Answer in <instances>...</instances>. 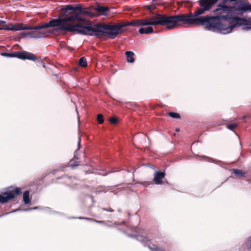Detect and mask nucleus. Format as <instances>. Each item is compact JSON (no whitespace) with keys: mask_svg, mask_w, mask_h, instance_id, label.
I'll use <instances>...</instances> for the list:
<instances>
[{"mask_svg":"<svg viewBox=\"0 0 251 251\" xmlns=\"http://www.w3.org/2000/svg\"><path fill=\"white\" fill-rule=\"evenodd\" d=\"M235 19V17H229L227 15L201 17L197 18V25H202L207 30L228 33L236 27Z\"/></svg>","mask_w":251,"mask_h":251,"instance_id":"1","label":"nucleus"},{"mask_svg":"<svg viewBox=\"0 0 251 251\" xmlns=\"http://www.w3.org/2000/svg\"><path fill=\"white\" fill-rule=\"evenodd\" d=\"M197 18L193 17L192 13L181 14L168 16L166 14H158L153 17V25L165 26L168 29H173L182 25H197Z\"/></svg>","mask_w":251,"mask_h":251,"instance_id":"2","label":"nucleus"},{"mask_svg":"<svg viewBox=\"0 0 251 251\" xmlns=\"http://www.w3.org/2000/svg\"><path fill=\"white\" fill-rule=\"evenodd\" d=\"M75 7L76 10L75 14L77 15V17L76 18V23L72 24L73 25H75L74 28L77 30V31H75V33L93 35L92 31L89 30L88 28L94 27V26L90 25L89 21L87 20L84 17H93L94 14L90 11L89 7H84L82 4H75Z\"/></svg>","mask_w":251,"mask_h":251,"instance_id":"3","label":"nucleus"},{"mask_svg":"<svg viewBox=\"0 0 251 251\" xmlns=\"http://www.w3.org/2000/svg\"><path fill=\"white\" fill-rule=\"evenodd\" d=\"M124 27H125L124 22L114 25L98 24L94 25V27H89L88 29L92 31V33L96 32L95 35L98 37L106 35L113 39L122 32V28Z\"/></svg>","mask_w":251,"mask_h":251,"instance_id":"4","label":"nucleus"},{"mask_svg":"<svg viewBox=\"0 0 251 251\" xmlns=\"http://www.w3.org/2000/svg\"><path fill=\"white\" fill-rule=\"evenodd\" d=\"M232 9L242 12H251V4L248 0H223L218 5L215 11H223L226 13L231 12Z\"/></svg>","mask_w":251,"mask_h":251,"instance_id":"5","label":"nucleus"},{"mask_svg":"<svg viewBox=\"0 0 251 251\" xmlns=\"http://www.w3.org/2000/svg\"><path fill=\"white\" fill-rule=\"evenodd\" d=\"M75 13V4H68L59 10L58 15L62 20H64V23L74 24L76 23L77 17Z\"/></svg>","mask_w":251,"mask_h":251,"instance_id":"6","label":"nucleus"},{"mask_svg":"<svg viewBox=\"0 0 251 251\" xmlns=\"http://www.w3.org/2000/svg\"><path fill=\"white\" fill-rule=\"evenodd\" d=\"M55 26H58V29L59 30L74 33H75V31H77L74 28L75 25H73L70 23H64V20H62L59 15L58 19H52L49 23H45L41 25V29Z\"/></svg>","mask_w":251,"mask_h":251,"instance_id":"7","label":"nucleus"},{"mask_svg":"<svg viewBox=\"0 0 251 251\" xmlns=\"http://www.w3.org/2000/svg\"><path fill=\"white\" fill-rule=\"evenodd\" d=\"M2 55L9 57H17L22 60L28 59L35 61L37 59L35 54L25 50L14 51L11 53L3 52Z\"/></svg>","mask_w":251,"mask_h":251,"instance_id":"8","label":"nucleus"},{"mask_svg":"<svg viewBox=\"0 0 251 251\" xmlns=\"http://www.w3.org/2000/svg\"><path fill=\"white\" fill-rule=\"evenodd\" d=\"M20 194L21 189L19 188L15 187L13 189L0 194V202L1 203H7L9 201L13 199Z\"/></svg>","mask_w":251,"mask_h":251,"instance_id":"9","label":"nucleus"},{"mask_svg":"<svg viewBox=\"0 0 251 251\" xmlns=\"http://www.w3.org/2000/svg\"><path fill=\"white\" fill-rule=\"evenodd\" d=\"M125 26H140L145 25H153L152 17L150 18L143 19L131 21L130 22H124Z\"/></svg>","mask_w":251,"mask_h":251,"instance_id":"10","label":"nucleus"},{"mask_svg":"<svg viewBox=\"0 0 251 251\" xmlns=\"http://www.w3.org/2000/svg\"><path fill=\"white\" fill-rule=\"evenodd\" d=\"M41 29V25L37 26H26L23 25L22 30H34V31L29 32L27 34L30 35L31 37L41 38L45 36L47 34L46 32L38 31Z\"/></svg>","mask_w":251,"mask_h":251,"instance_id":"11","label":"nucleus"},{"mask_svg":"<svg viewBox=\"0 0 251 251\" xmlns=\"http://www.w3.org/2000/svg\"><path fill=\"white\" fill-rule=\"evenodd\" d=\"M137 240L139 241L144 243L145 245H147L151 251H154L155 250L153 249L156 248L157 247L154 244H151V245L149 244V243L150 242V240L146 236H138Z\"/></svg>","mask_w":251,"mask_h":251,"instance_id":"12","label":"nucleus"},{"mask_svg":"<svg viewBox=\"0 0 251 251\" xmlns=\"http://www.w3.org/2000/svg\"><path fill=\"white\" fill-rule=\"evenodd\" d=\"M241 19H246L243 18H240L238 17H235V21L236 27L239 26L241 25H244V26L243 27V30H249L251 29V25H246L245 23H247V22H244L240 21Z\"/></svg>","mask_w":251,"mask_h":251,"instance_id":"13","label":"nucleus"},{"mask_svg":"<svg viewBox=\"0 0 251 251\" xmlns=\"http://www.w3.org/2000/svg\"><path fill=\"white\" fill-rule=\"evenodd\" d=\"M165 173L163 172H156L154 174L153 181L156 184H161L162 183V179L165 177Z\"/></svg>","mask_w":251,"mask_h":251,"instance_id":"14","label":"nucleus"},{"mask_svg":"<svg viewBox=\"0 0 251 251\" xmlns=\"http://www.w3.org/2000/svg\"><path fill=\"white\" fill-rule=\"evenodd\" d=\"M95 10L100 15H106L107 14V12L109 11V8L107 6H103L98 4Z\"/></svg>","mask_w":251,"mask_h":251,"instance_id":"15","label":"nucleus"},{"mask_svg":"<svg viewBox=\"0 0 251 251\" xmlns=\"http://www.w3.org/2000/svg\"><path fill=\"white\" fill-rule=\"evenodd\" d=\"M138 31L139 33L141 34H148L152 33L154 32L153 29L151 26H148L147 27H141L140 28H139Z\"/></svg>","mask_w":251,"mask_h":251,"instance_id":"16","label":"nucleus"},{"mask_svg":"<svg viewBox=\"0 0 251 251\" xmlns=\"http://www.w3.org/2000/svg\"><path fill=\"white\" fill-rule=\"evenodd\" d=\"M127 61L130 63H133L134 62V53L133 52L131 51H126L125 52Z\"/></svg>","mask_w":251,"mask_h":251,"instance_id":"17","label":"nucleus"},{"mask_svg":"<svg viewBox=\"0 0 251 251\" xmlns=\"http://www.w3.org/2000/svg\"><path fill=\"white\" fill-rule=\"evenodd\" d=\"M23 200L25 204H27L30 201L29 199V192L28 191H25L23 194Z\"/></svg>","mask_w":251,"mask_h":251,"instance_id":"18","label":"nucleus"},{"mask_svg":"<svg viewBox=\"0 0 251 251\" xmlns=\"http://www.w3.org/2000/svg\"><path fill=\"white\" fill-rule=\"evenodd\" d=\"M23 25V24L22 23L16 24L14 25H12L10 28H8V29L15 31L22 30Z\"/></svg>","mask_w":251,"mask_h":251,"instance_id":"19","label":"nucleus"},{"mask_svg":"<svg viewBox=\"0 0 251 251\" xmlns=\"http://www.w3.org/2000/svg\"><path fill=\"white\" fill-rule=\"evenodd\" d=\"M79 65L82 67H85L87 66V60L84 57L80 58L79 60Z\"/></svg>","mask_w":251,"mask_h":251,"instance_id":"20","label":"nucleus"},{"mask_svg":"<svg viewBox=\"0 0 251 251\" xmlns=\"http://www.w3.org/2000/svg\"><path fill=\"white\" fill-rule=\"evenodd\" d=\"M232 172L236 176H243L246 174L245 172L239 169H232Z\"/></svg>","mask_w":251,"mask_h":251,"instance_id":"21","label":"nucleus"},{"mask_svg":"<svg viewBox=\"0 0 251 251\" xmlns=\"http://www.w3.org/2000/svg\"><path fill=\"white\" fill-rule=\"evenodd\" d=\"M78 218L80 219H85V220H87L88 221H92V222H96V223H100V224H104V221H98V220H97L96 219H93V218H85V217H79Z\"/></svg>","mask_w":251,"mask_h":251,"instance_id":"22","label":"nucleus"},{"mask_svg":"<svg viewBox=\"0 0 251 251\" xmlns=\"http://www.w3.org/2000/svg\"><path fill=\"white\" fill-rule=\"evenodd\" d=\"M167 114L173 118L180 119V115L177 113L170 112L167 113Z\"/></svg>","mask_w":251,"mask_h":251,"instance_id":"23","label":"nucleus"},{"mask_svg":"<svg viewBox=\"0 0 251 251\" xmlns=\"http://www.w3.org/2000/svg\"><path fill=\"white\" fill-rule=\"evenodd\" d=\"M65 183L67 185H71L72 184V177L68 176H64L63 177Z\"/></svg>","mask_w":251,"mask_h":251,"instance_id":"24","label":"nucleus"},{"mask_svg":"<svg viewBox=\"0 0 251 251\" xmlns=\"http://www.w3.org/2000/svg\"><path fill=\"white\" fill-rule=\"evenodd\" d=\"M97 120L99 124H102L104 122L103 116L101 114L97 115Z\"/></svg>","mask_w":251,"mask_h":251,"instance_id":"25","label":"nucleus"},{"mask_svg":"<svg viewBox=\"0 0 251 251\" xmlns=\"http://www.w3.org/2000/svg\"><path fill=\"white\" fill-rule=\"evenodd\" d=\"M109 122L111 124L116 125L118 123V119L116 117H112L109 118Z\"/></svg>","mask_w":251,"mask_h":251,"instance_id":"26","label":"nucleus"},{"mask_svg":"<svg viewBox=\"0 0 251 251\" xmlns=\"http://www.w3.org/2000/svg\"><path fill=\"white\" fill-rule=\"evenodd\" d=\"M37 57V59H36L34 61H37L38 63V66H42L44 68H45V63L43 62L40 57L36 56Z\"/></svg>","mask_w":251,"mask_h":251,"instance_id":"27","label":"nucleus"},{"mask_svg":"<svg viewBox=\"0 0 251 251\" xmlns=\"http://www.w3.org/2000/svg\"><path fill=\"white\" fill-rule=\"evenodd\" d=\"M238 125L237 124H229L227 125V127L231 130H233L235 128L237 127Z\"/></svg>","mask_w":251,"mask_h":251,"instance_id":"28","label":"nucleus"},{"mask_svg":"<svg viewBox=\"0 0 251 251\" xmlns=\"http://www.w3.org/2000/svg\"><path fill=\"white\" fill-rule=\"evenodd\" d=\"M70 166L72 167H75V166H77L79 165V162H75L74 160H72L70 162Z\"/></svg>","mask_w":251,"mask_h":251,"instance_id":"29","label":"nucleus"},{"mask_svg":"<svg viewBox=\"0 0 251 251\" xmlns=\"http://www.w3.org/2000/svg\"><path fill=\"white\" fill-rule=\"evenodd\" d=\"M240 21L243 22H247V23H245L246 25H251V17L248 18L247 19H241Z\"/></svg>","mask_w":251,"mask_h":251,"instance_id":"30","label":"nucleus"},{"mask_svg":"<svg viewBox=\"0 0 251 251\" xmlns=\"http://www.w3.org/2000/svg\"><path fill=\"white\" fill-rule=\"evenodd\" d=\"M102 209L104 211H106L111 212H112L114 211V210L111 207L102 208Z\"/></svg>","mask_w":251,"mask_h":251,"instance_id":"31","label":"nucleus"},{"mask_svg":"<svg viewBox=\"0 0 251 251\" xmlns=\"http://www.w3.org/2000/svg\"><path fill=\"white\" fill-rule=\"evenodd\" d=\"M154 249L155 250L154 251H165V250L164 249L159 248L157 247H156V248Z\"/></svg>","mask_w":251,"mask_h":251,"instance_id":"32","label":"nucleus"},{"mask_svg":"<svg viewBox=\"0 0 251 251\" xmlns=\"http://www.w3.org/2000/svg\"><path fill=\"white\" fill-rule=\"evenodd\" d=\"M147 8L149 10H151L152 9H153L154 8V6L152 5H149L147 6Z\"/></svg>","mask_w":251,"mask_h":251,"instance_id":"33","label":"nucleus"},{"mask_svg":"<svg viewBox=\"0 0 251 251\" xmlns=\"http://www.w3.org/2000/svg\"><path fill=\"white\" fill-rule=\"evenodd\" d=\"M5 22L4 21L0 20V25L2 24H5Z\"/></svg>","mask_w":251,"mask_h":251,"instance_id":"34","label":"nucleus"},{"mask_svg":"<svg viewBox=\"0 0 251 251\" xmlns=\"http://www.w3.org/2000/svg\"><path fill=\"white\" fill-rule=\"evenodd\" d=\"M179 129H178V128H177V129H176V131H179Z\"/></svg>","mask_w":251,"mask_h":251,"instance_id":"35","label":"nucleus"},{"mask_svg":"<svg viewBox=\"0 0 251 251\" xmlns=\"http://www.w3.org/2000/svg\"><path fill=\"white\" fill-rule=\"evenodd\" d=\"M2 29V28H0V29Z\"/></svg>","mask_w":251,"mask_h":251,"instance_id":"36","label":"nucleus"}]
</instances>
